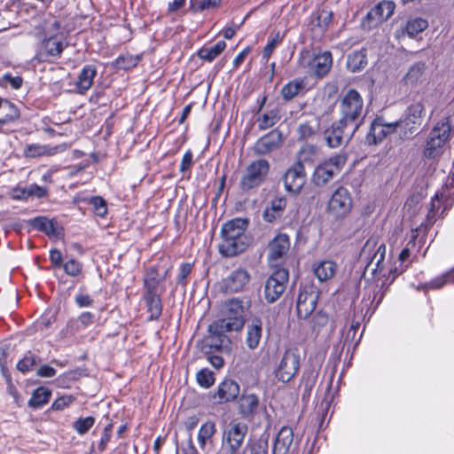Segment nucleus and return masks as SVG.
<instances>
[{
  "label": "nucleus",
  "instance_id": "nucleus-1",
  "mask_svg": "<svg viewBox=\"0 0 454 454\" xmlns=\"http://www.w3.org/2000/svg\"><path fill=\"white\" fill-rule=\"evenodd\" d=\"M248 221L245 218H234L225 223L221 230L222 242L219 252L227 257L235 256L248 247L250 239L246 233Z\"/></svg>",
  "mask_w": 454,
  "mask_h": 454
},
{
  "label": "nucleus",
  "instance_id": "nucleus-2",
  "mask_svg": "<svg viewBox=\"0 0 454 454\" xmlns=\"http://www.w3.org/2000/svg\"><path fill=\"white\" fill-rule=\"evenodd\" d=\"M164 278L165 276L162 278L159 277L155 268L149 269L144 277L145 293L143 298L151 320L158 319L161 315L162 304L160 296L164 292V288L160 283L163 282Z\"/></svg>",
  "mask_w": 454,
  "mask_h": 454
},
{
  "label": "nucleus",
  "instance_id": "nucleus-3",
  "mask_svg": "<svg viewBox=\"0 0 454 454\" xmlns=\"http://www.w3.org/2000/svg\"><path fill=\"white\" fill-rule=\"evenodd\" d=\"M222 317L212 324L215 331H239L245 323V306L241 300L232 298L224 302L222 308Z\"/></svg>",
  "mask_w": 454,
  "mask_h": 454
},
{
  "label": "nucleus",
  "instance_id": "nucleus-4",
  "mask_svg": "<svg viewBox=\"0 0 454 454\" xmlns=\"http://www.w3.org/2000/svg\"><path fill=\"white\" fill-rule=\"evenodd\" d=\"M340 113L341 124L355 123L354 130L361 124L364 112V100L358 91L349 89L340 100Z\"/></svg>",
  "mask_w": 454,
  "mask_h": 454
},
{
  "label": "nucleus",
  "instance_id": "nucleus-5",
  "mask_svg": "<svg viewBox=\"0 0 454 454\" xmlns=\"http://www.w3.org/2000/svg\"><path fill=\"white\" fill-rule=\"evenodd\" d=\"M426 107L423 100L411 103L404 111L402 118L398 120L401 126L400 137L411 138L422 125L426 117Z\"/></svg>",
  "mask_w": 454,
  "mask_h": 454
},
{
  "label": "nucleus",
  "instance_id": "nucleus-6",
  "mask_svg": "<svg viewBox=\"0 0 454 454\" xmlns=\"http://www.w3.org/2000/svg\"><path fill=\"white\" fill-rule=\"evenodd\" d=\"M248 427L237 419L228 423L223 430L222 448L229 454H238L247 434Z\"/></svg>",
  "mask_w": 454,
  "mask_h": 454
},
{
  "label": "nucleus",
  "instance_id": "nucleus-7",
  "mask_svg": "<svg viewBox=\"0 0 454 454\" xmlns=\"http://www.w3.org/2000/svg\"><path fill=\"white\" fill-rule=\"evenodd\" d=\"M270 170L268 160L259 159L247 165L239 181V188L243 192H248L261 185Z\"/></svg>",
  "mask_w": 454,
  "mask_h": 454
},
{
  "label": "nucleus",
  "instance_id": "nucleus-8",
  "mask_svg": "<svg viewBox=\"0 0 454 454\" xmlns=\"http://www.w3.org/2000/svg\"><path fill=\"white\" fill-rule=\"evenodd\" d=\"M347 157L339 153L320 163L314 170L312 181L315 185H325L334 176L340 172L345 165Z\"/></svg>",
  "mask_w": 454,
  "mask_h": 454
},
{
  "label": "nucleus",
  "instance_id": "nucleus-9",
  "mask_svg": "<svg viewBox=\"0 0 454 454\" xmlns=\"http://www.w3.org/2000/svg\"><path fill=\"white\" fill-rule=\"evenodd\" d=\"M353 200L349 191L345 187H338L331 195L326 212L334 219H342L351 211Z\"/></svg>",
  "mask_w": 454,
  "mask_h": 454
},
{
  "label": "nucleus",
  "instance_id": "nucleus-10",
  "mask_svg": "<svg viewBox=\"0 0 454 454\" xmlns=\"http://www.w3.org/2000/svg\"><path fill=\"white\" fill-rule=\"evenodd\" d=\"M333 64L332 54L325 51L321 54L312 56L309 51L301 55L300 65L308 68L307 72L319 77L325 75Z\"/></svg>",
  "mask_w": 454,
  "mask_h": 454
},
{
  "label": "nucleus",
  "instance_id": "nucleus-11",
  "mask_svg": "<svg viewBox=\"0 0 454 454\" xmlns=\"http://www.w3.org/2000/svg\"><path fill=\"white\" fill-rule=\"evenodd\" d=\"M289 274L286 269L276 270L266 280L264 286V297L268 302H275L284 293L288 281Z\"/></svg>",
  "mask_w": 454,
  "mask_h": 454
},
{
  "label": "nucleus",
  "instance_id": "nucleus-12",
  "mask_svg": "<svg viewBox=\"0 0 454 454\" xmlns=\"http://www.w3.org/2000/svg\"><path fill=\"white\" fill-rule=\"evenodd\" d=\"M300 368V355L294 349H287L282 356L276 377L282 382H289L298 372Z\"/></svg>",
  "mask_w": 454,
  "mask_h": 454
},
{
  "label": "nucleus",
  "instance_id": "nucleus-13",
  "mask_svg": "<svg viewBox=\"0 0 454 454\" xmlns=\"http://www.w3.org/2000/svg\"><path fill=\"white\" fill-rule=\"evenodd\" d=\"M401 126L398 121L385 122L382 118H376L371 124V129L365 140L368 145H377L387 136L398 133L400 135Z\"/></svg>",
  "mask_w": 454,
  "mask_h": 454
},
{
  "label": "nucleus",
  "instance_id": "nucleus-14",
  "mask_svg": "<svg viewBox=\"0 0 454 454\" xmlns=\"http://www.w3.org/2000/svg\"><path fill=\"white\" fill-rule=\"evenodd\" d=\"M318 299V291L313 285L301 286L297 298V315L306 319L315 310Z\"/></svg>",
  "mask_w": 454,
  "mask_h": 454
},
{
  "label": "nucleus",
  "instance_id": "nucleus-15",
  "mask_svg": "<svg viewBox=\"0 0 454 454\" xmlns=\"http://www.w3.org/2000/svg\"><path fill=\"white\" fill-rule=\"evenodd\" d=\"M290 248V240L286 234L279 233L268 245V262L271 267L282 263Z\"/></svg>",
  "mask_w": 454,
  "mask_h": 454
},
{
  "label": "nucleus",
  "instance_id": "nucleus-16",
  "mask_svg": "<svg viewBox=\"0 0 454 454\" xmlns=\"http://www.w3.org/2000/svg\"><path fill=\"white\" fill-rule=\"evenodd\" d=\"M249 281V272L246 269L239 268L222 280L221 288L224 293H237L243 291Z\"/></svg>",
  "mask_w": 454,
  "mask_h": 454
},
{
  "label": "nucleus",
  "instance_id": "nucleus-17",
  "mask_svg": "<svg viewBox=\"0 0 454 454\" xmlns=\"http://www.w3.org/2000/svg\"><path fill=\"white\" fill-rule=\"evenodd\" d=\"M454 201V191H448L444 187H442V192H437L435 196L432 199L430 203V207L427 214V220L430 223H434L436 221V215H438V211L442 206V210L441 212V215H443L445 211L450 209Z\"/></svg>",
  "mask_w": 454,
  "mask_h": 454
},
{
  "label": "nucleus",
  "instance_id": "nucleus-18",
  "mask_svg": "<svg viewBox=\"0 0 454 454\" xmlns=\"http://www.w3.org/2000/svg\"><path fill=\"white\" fill-rule=\"evenodd\" d=\"M305 181V170L301 162H298L290 168L284 176L286 189L293 193H298L303 187Z\"/></svg>",
  "mask_w": 454,
  "mask_h": 454
},
{
  "label": "nucleus",
  "instance_id": "nucleus-19",
  "mask_svg": "<svg viewBox=\"0 0 454 454\" xmlns=\"http://www.w3.org/2000/svg\"><path fill=\"white\" fill-rule=\"evenodd\" d=\"M228 331H215L212 324L208 326V335L203 340V350L207 353L213 350H223L230 344L229 338L224 334Z\"/></svg>",
  "mask_w": 454,
  "mask_h": 454
},
{
  "label": "nucleus",
  "instance_id": "nucleus-20",
  "mask_svg": "<svg viewBox=\"0 0 454 454\" xmlns=\"http://www.w3.org/2000/svg\"><path fill=\"white\" fill-rule=\"evenodd\" d=\"M281 139V134L276 130H272L255 143L254 150L259 155L267 154L280 145Z\"/></svg>",
  "mask_w": 454,
  "mask_h": 454
},
{
  "label": "nucleus",
  "instance_id": "nucleus-21",
  "mask_svg": "<svg viewBox=\"0 0 454 454\" xmlns=\"http://www.w3.org/2000/svg\"><path fill=\"white\" fill-rule=\"evenodd\" d=\"M395 6L392 1H382L367 13L366 20H373L375 25L382 23L394 13Z\"/></svg>",
  "mask_w": 454,
  "mask_h": 454
},
{
  "label": "nucleus",
  "instance_id": "nucleus-22",
  "mask_svg": "<svg viewBox=\"0 0 454 454\" xmlns=\"http://www.w3.org/2000/svg\"><path fill=\"white\" fill-rule=\"evenodd\" d=\"M64 50V44L59 36L54 35L43 41L39 55L43 60L49 57H59Z\"/></svg>",
  "mask_w": 454,
  "mask_h": 454
},
{
  "label": "nucleus",
  "instance_id": "nucleus-23",
  "mask_svg": "<svg viewBox=\"0 0 454 454\" xmlns=\"http://www.w3.org/2000/svg\"><path fill=\"white\" fill-rule=\"evenodd\" d=\"M294 441L293 429L289 427H283L273 444V454H286Z\"/></svg>",
  "mask_w": 454,
  "mask_h": 454
},
{
  "label": "nucleus",
  "instance_id": "nucleus-24",
  "mask_svg": "<svg viewBox=\"0 0 454 454\" xmlns=\"http://www.w3.org/2000/svg\"><path fill=\"white\" fill-rule=\"evenodd\" d=\"M64 149L65 146L62 145L52 147L47 145L31 144L27 145L23 152L26 157L35 158L41 156H52L64 151Z\"/></svg>",
  "mask_w": 454,
  "mask_h": 454
},
{
  "label": "nucleus",
  "instance_id": "nucleus-25",
  "mask_svg": "<svg viewBox=\"0 0 454 454\" xmlns=\"http://www.w3.org/2000/svg\"><path fill=\"white\" fill-rule=\"evenodd\" d=\"M427 66L423 62L415 63L410 67L404 76L406 85L415 87L424 83L427 80Z\"/></svg>",
  "mask_w": 454,
  "mask_h": 454
},
{
  "label": "nucleus",
  "instance_id": "nucleus-26",
  "mask_svg": "<svg viewBox=\"0 0 454 454\" xmlns=\"http://www.w3.org/2000/svg\"><path fill=\"white\" fill-rule=\"evenodd\" d=\"M262 333V323L260 319H253L247 325L246 331V344L249 349H255L261 341Z\"/></svg>",
  "mask_w": 454,
  "mask_h": 454
},
{
  "label": "nucleus",
  "instance_id": "nucleus-27",
  "mask_svg": "<svg viewBox=\"0 0 454 454\" xmlns=\"http://www.w3.org/2000/svg\"><path fill=\"white\" fill-rule=\"evenodd\" d=\"M239 394V386L232 380H223L218 387L215 398L219 403L231 402Z\"/></svg>",
  "mask_w": 454,
  "mask_h": 454
},
{
  "label": "nucleus",
  "instance_id": "nucleus-28",
  "mask_svg": "<svg viewBox=\"0 0 454 454\" xmlns=\"http://www.w3.org/2000/svg\"><path fill=\"white\" fill-rule=\"evenodd\" d=\"M97 74V68L92 65H86L80 72L75 87L81 94L85 93L92 85Z\"/></svg>",
  "mask_w": 454,
  "mask_h": 454
},
{
  "label": "nucleus",
  "instance_id": "nucleus-29",
  "mask_svg": "<svg viewBox=\"0 0 454 454\" xmlns=\"http://www.w3.org/2000/svg\"><path fill=\"white\" fill-rule=\"evenodd\" d=\"M260 403L254 394L243 395L239 401V413L244 418H252L258 411Z\"/></svg>",
  "mask_w": 454,
  "mask_h": 454
},
{
  "label": "nucleus",
  "instance_id": "nucleus-30",
  "mask_svg": "<svg viewBox=\"0 0 454 454\" xmlns=\"http://www.w3.org/2000/svg\"><path fill=\"white\" fill-rule=\"evenodd\" d=\"M94 315L90 312H83L76 318L68 320L66 327L67 334L74 335L76 333L84 330L93 323Z\"/></svg>",
  "mask_w": 454,
  "mask_h": 454
},
{
  "label": "nucleus",
  "instance_id": "nucleus-31",
  "mask_svg": "<svg viewBox=\"0 0 454 454\" xmlns=\"http://www.w3.org/2000/svg\"><path fill=\"white\" fill-rule=\"evenodd\" d=\"M345 124H341L340 121L339 123H334L324 132V137L326 144L331 148H336L342 144L343 141V128Z\"/></svg>",
  "mask_w": 454,
  "mask_h": 454
},
{
  "label": "nucleus",
  "instance_id": "nucleus-32",
  "mask_svg": "<svg viewBox=\"0 0 454 454\" xmlns=\"http://www.w3.org/2000/svg\"><path fill=\"white\" fill-rule=\"evenodd\" d=\"M286 207V200L284 198H276L271 200L270 206L266 207L263 212V219L268 223H272L279 218Z\"/></svg>",
  "mask_w": 454,
  "mask_h": 454
},
{
  "label": "nucleus",
  "instance_id": "nucleus-33",
  "mask_svg": "<svg viewBox=\"0 0 454 454\" xmlns=\"http://www.w3.org/2000/svg\"><path fill=\"white\" fill-rule=\"evenodd\" d=\"M451 124L450 117L442 119L431 130L429 136L446 144L450 136Z\"/></svg>",
  "mask_w": 454,
  "mask_h": 454
},
{
  "label": "nucleus",
  "instance_id": "nucleus-34",
  "mask_svg": "<svg viewBox=\"0 0 454 454\" xmlns=\"http://www.w3.org/2000/svg\"><path fill=\"white\" fill-rule=\"evenodd\" d=\"M0 111L2 114V117H0V124L12 121L20 116V111L17 106L4 98H0Z\"/></svg>",
  "mask_w": 454,
  "mask_h": 454
},
{
  "label": "nucleus",
  "instance_id": "nucleus-35",
  "mask_svg": "<svg viewBox=\"0 0 454 454\" xmlns=\"http://www.w3.org/2000/svg\"><path fill=\"white\" fill-rule=\"evenodd\" d=\"M428 27V22L422 18H415L407 21L405 27L401 31V35L397 37L407 35L409 37H414L419 33H421Z\"/></svg>",
  "mask_w": 454,
  "mask_h": 454
},
{
  "label": "nucleus",
  "instance_id": "nucleus-36",
  "mask_svg": "<svg viewBox=\"0 0 454 454\" xmlns=\"http://www.w3.org/2000/svg\"><path fill=\"white\" fill-rule=\"evenodd\" d=\"M314 274L319 281H326L330 279L336 271V265L332 261H323L314 267Z\"/></svg>",
  "mask_w": 454,
  "mask_h": 454
},
{
  "label": "nucleus",
  "instance_id": "nucleus-37",
  "mask_svg": "<svg viewBox=\"0 0 454 454\" xmlns=\"http://www.w3.org/2000/svg\"><path fill=\"white\" fill-rule=\"evenodd\" d=\"M270 434L262 433L260 437L247 445V454H268Z\"/></svg>",
  "mask_w": 454,
  "mask_h": 454
},
{
  "label": "nucleus",
  "instance_id": "nucleus-38",
  "mask_svg": "<svg viewBox=\"0 0 454 454\" xmlns=\"http://www.w3.org/2000/svg\"><path fill=\"white\" fill-rule=\"evenodd\" d=\"M319 127V121L316 117H311L303 122H301L297 128L299 139H308L314 136Z\"/></svg>",
  "mask_w": 454,
  "mask_h": 454
},
{
  "label": "nucleus",
  "instance_id": "nucleus-39",
  "mask_svg": "<svg viewBox=\"0 0 454 454\" xmlns=\"http://www.w3.org/2000/svg\"><path fill=\"white\" fill-rule=\"evenodd\" d=\"M305 87L302 79H296L286 83L281 90L282 98L288 101L296 97Z\"/></svg>",
  "mask_w": 454,
  "mask_h": 454
},
{
  "label": "nucleus",
  "instance_id": "nucleus-40",
  "mask_svg": "<svg viewBox=\"0 0 454 454\" xmlns=\"http://www.w3.org/2000/svg\"><path fill=\"white\" fill-rule=\"evenodd\" d=\"M225 47H226L225 42L219 41L215 45H213L211 47L201 48L198 51V56L201 59L211 62L223 51Z\"/></svg>",
  "mask_w": 454,
  "mask_h": 454
},
{
  "label": "nucleus",
  "instance_id": "nucleus-41",
  "mask_svg": "<svg viewBox=\"0 0 454 454\" xmlns=\"http://www.w3.org/2000/svg\"><path fill=\"white\" fill-rule=\"evenodd\" d=\"M51 395V392L43 387L36 388L28 401V405L35 409H38L47 403Z\"/></svg>",
  "mask_w": 454,
  "mask_h": 454
},
{
  "label": "nucleus",
  "instance_id": "nucleus-42",
  "mask_svg": "<svg viewBox=\"0 0 454 454\" xmlns=\"http://www.w3.org/2000/svg\"><path fill=\"white\" fill-rule=\"evenodd\" d=\"M366 64V54L363 51H354L348 57L347 67L351 72L363 69Z\"/></svg>",
  "mask_w": 454,
  "mask_h": 454
},
{
  "label": "nucleus",
  "instance_id": "nucleus-43",
  "mask_svg": "<svg viewBox=\"0 0 454 454\" xmlns=\"http://www.w3.org/2000/svg\"><path fill=\"white\" fill-rule=\"evenodd\" d=\"M33 228L45 232L47 235H54L56 233L55 222L44 216H38L30 220Z\"/></svg>",
  "mask_w": 454,
  "mask_h": 454
},
{
  "label": "nucleus",
  "instance_id": "nucleus-44",
  "mask_svg": "<svg viewBox=\"0 0 454 454\" xmlns=\"http://www.w3.org/2000/svg\"><path fill=\"white\" fill-rule=\"evenodd\" d=\"M215 432V424L213 421H207L200 427L198 433V441L201 449L205 448L207 442L213 437Z\"/></svg>",
  "mask_w": 454,
  "mask_h": 454
},
{
  "label": "nucleus",
  "instance_id": "nucleus-45",
  "mask_svg": "<svg viewBox=\"0 0 454 454\" xmlns=\"http://www.w3.org/2000/svg\"><path fill=\"white\" fill-rule=\"evenodd\" d=\"M386 254V246L385 244H380L379 247L377 248V251L375 252L374 255L371 259L370 262L368 263L367 267H372V272L377 271H382L384 269L383 266V261Z\"/></svg>",
  "mask_w": 454,
  "mask_h": 454
},
{
  "label": "nucleus",
  "instance_id": "nucleus-46",
  "mask_svg": "<svg viewBox=\"0 0 454 454\" xmlns=\"http://www.w3.org/2000/svg\"><path fill=\"white\" fill-rule=\"evenodd\" d=\"M280 119L279 112L278 109L270 110L265 113L258 121V127L260 129H267L273 127Z\"/></svg>",
  "mask_w": 454,
  "mask_h": 454
},
{
  "label": "nucleus",
  "instance_id": "nucleus-47",
  "mask_svg": "<svg viewBox=\"0 0 454 454\" xmlns=\"http://www.w3.org/2000/svg\"><path fill=\"white\" fill-rule=\"evenodd\" d=\"M444 145L445 144L442 141L429 136L424 151V155L427 158L431 159L439 156L442 153V149Z\"/></svg>",
  "mask_w": 454,
  "mask_h": 454
},
{
  "label": "nucleus",
  "instance_id": "nucleus-48",
  "mask_svg": "<svg viewBox=\"0 0 454 454\" xmlns=\"http://www.w3.org/2000/svg\"><path fill=\"white\" fill-rule=\"evenodd\" d=\"M333 19V13L330 11L322 10L316 14V19L313 20L312 24L325 31Z\"/></svg>",
  "mask_w": 454,
  "mask_h": 454
},
{
  "label": "nucleus",
  "instance_id": "nucleus-49",
  "mask_svg": "<svg viewBox=\"0 0 454 454\" xmlns=\"http://www.w3.org/2000/svg\"><path fill=\"white\" fill-rule=\"evenodd\" d=\"M447 283H454V270L432 279L429 283L426 284L425 286L429 288H441Z\"/></svg>",
  "mask_w": 454,
  "mask_h": 454
},
{
  "label": "nucleus",
  "instance_id": "nucleus-50",
  "mask_svg": "<svg viewBox=\"0 0 454 454\" xmlns=\"http://www.w3.org/2000/svg\"><path fill=\"white\" fill-rule=\"evenodd\" d=\"M196 380L199 385L205 388L210 387L215 382L213 372L208 369H201L199 371L196 375Z\"/></svg>",
  "mask_w": 454,
  "mask_h": 454
},
{
  "label": "nucleus",
  "instance_id": "nucleus-51",
  "mask_svg": "<svg viewBox=\"0 0 454 454\" xmlns=\"http://www.w3.org/2000/svg\"><path fill=\"white\" fill-rule=\"evenodd\" d=\"M95 419L91 416L80 418L74 423V428L79 434H86L94 425Z\"/></svg>",
  "mask_w": 454,
  "mask_h": 454
},
{
  "label": "nucleus",
  "instance_id": "nucleus-52",
  "mask_svg": "<svg viewBox=\"0 0 454 454\" xmlns=\"http://www.w3.org/2000/svg\"><path fill=\"white\" fill-rule=\"evenodd\" d=\"M139 57L126 55L121 56L115 60V65L120 69H129L136 67L139 62Z\"/></svg>",
  "mask_w": 454,
  "mask_h": 454
},
{
  "label": "nucleus",
  "instance_id": "nucleus-53",
  "mask_svg": "<svg viewBox=\"0 0 454 454\" xmlns=\"http://www.w3.org/2000/svg\"><path fill=\"white\" fill-rule=\"evenodd\" d=\"M90 204L93 207V210L98 216H105L107 213V207L106 201L101 197H92L90 200Z\"/></svg>",
  "mask_w": 454,
  "mask_h": 454
},
{
  "label": "nucleus",
  "instance_id": "nucleus-54",
  "mask_svg": "<svg viewBox=\"0 0 454 454\" xmlns=\"http://www.w3.org/2000/svg\"><path fill=\"white\" fill-rule=\"evenodd\" d=\"M220 2L221 0H200L196 4L195 0H191V8L195 12L203 11L216 7Z\"/></svg>",
  "mask_w": 454,
  "mask_h": 454
},
{
  "label": "nucleus",
  "instance_id": "nucleus-55",
  "mask_svg": "<svg viewBox=\"0 0 454 454\" xmlns=\"http://www.w3.org/2000/svg\"><path fill=\"white\" fill-rule=\"evenodd\" d=\"M63 268L67 275L75 277L81 273L82 267L78 261L71 259L63 265Z\"/></svg>",
  "mask_w": 454,
  "mask_h": 454
},
{
  "label": "nucleus",
  "instance_id": "nucleus-56",
  "mask_svg": "<svg viewBox=\"0 0 454 454\" xmlns=\"http://www.w3.org/2000/svg\"><path fill=\"white\" fill-rule=\"evenodd\" d=\"M36 364V358L34 355L26 356L17 364V369L22 372H28L33 369Z\"/></svg>",
  "mask_w": 454,
  "mask_h": 454
},
{
  "label": "nucleus",
  "instance_id": "nucleus-57",
  "mask_svg": "<svg viewBox=\"0 0 454 454\" xmlns=\"http://www.w3.org/2000/svg\"><path fill=\"white\" fill-rule=\"evenodd\" d=\"M74 399L73 395H63L53 402L51 409L54 411H63L65 408L68 407Z\"/></svg>",
  "mask_w": 454,
  "mask_h": 454
},
{
  "label": "nucleus",
  "instance_id": "nucleus-58",
  "mask_svg": "<svg viewBox=\"0 0 454 454\" xmlns=\"http://www.w3.org/2000/svg\"><path fill=\"white\" fill-rule=\"evenodd\" d=\"M328 323V317L326 314L321 311L317 312L312 319V328L314 331H319L321 327L326 325Z\"/></svg>",
  "mask_w": 454,
  "mask_h": 454
},
{
  "label": "nucleus",
  "instance_id": "nucleus-59",
  "mask_svg": "<svg viewBox=\"0 0 454 454\" xmlns=\"http://www.w3.org/2000/svg\"><path fill=\"white\" fill-rule=\"evenodd\" d=\"M53 321V316L44 314L35 322V328L36 330L43 331L45 329H48L51 325Z\"/></svg>",
  "mask_w": 454,
  "mask_h": 454
},
{
  "label": "nucleus",
  "instance_id": "nucleus-60",
  "mask_svg": "<svg viewBox=\"0 0 454 454\" xmlns=\"http://www.w3.org/2000/svg\"><path fill=\"white\" fill-rule=\"evenodd\" d=\"M112 427H113V425L109 424L104 428L103 434H102L101 440L98 444V450L100 452H103L106 450V445L111 439Z\"/></svg>",
  "mask_w": 454,
  "mask_h": 454
},
{
  "label": "nucleus",
  "instance_id": "nucleus-61",
  "mask_svg": "<svg viewBox=\"0 0 454 454\" xmlns=\"http://www.w3.org/2000/svg\"><path fill=\"white\" fill-rule=\"evenodd\" d=\"M192 265L191 263H189V262L181 264V266H180V272H179V276H178V278H177V283L178 284H180L182 286H185L186 285L185 278L192 272Z\"/></svg>",
  "mask_w": 454,
  "mask_h": 454
},
{
  "label": "nucleus",
  "instance_id": "nucleus-62",
  "mask_svg": "<svg viewBox=\"0 0 454 454\" xmlns=\"http://www.w3.org/2000/svg\"><path fill=\"white\" fill-rule=\"evenodd\" d=\"M279 41L280 39L278 34L268 42L263 50V59H268L270 58V54L273 52L274 49L278 44Z\"/></svg>",
  "mask_w": 454,
  "mask_h": 454
},
{
  "label": "nucleus",
  "instance_id": "nucleus-63",
  "mask_svg": "<svg viewBox=\"0 0 454 454\" xmlns=\"http://www.w3.org/2000/svg\"><path fill=\"white\" fill-rule=\"evenodd\" d=\"M3 81L10 84V86L15 90L20 89L23 82L20 76H12L10 74H4Z\"/></svg>",
  "mask_w": 454,
  "mask_h": 454
},
{
  "label": "nucleus",
  "instance_id": "nucleus-64",
  "mask_svg": "<svg viewBox=\"0 0 454 454\" xmlns=\"http://www.w3.org/2000/svg\"><path fill=\"white\" fill-rule=\"evenodd\" d=\"M192 165V153L191 151H187L182 158V160L180 163V171L182 173L186 172L191 168Z\"/></svg>",
  "mask_w": 454,
  "mask_h": 454
}]
</instances>
